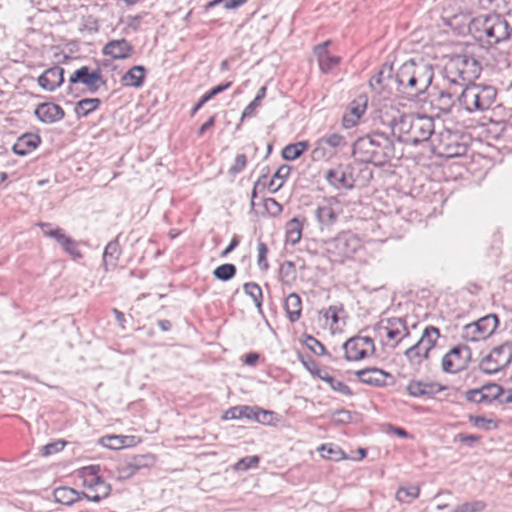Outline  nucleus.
Wrapping results in <instances>:
<instances>
[{"label": "nucleus", "mask_w": 512, "mask_h": 512, "mask_svg": "<svg viewBox=\"0 0 512 512\" xmlns=\"http://www.w3.org/2000/svg\"><path fill=\"white\" fill-rule=\"evenodd\" d=\"M120 255L121 248L118 238H116L106 245L103 252V268L106 272L114 270L117 267Z\"/></svg>", "instance_id": "a878e982"}, {"label": "nucleus", "mask_w": 512, "mask_h": 512, "mask_svg": "<svg viewBox=\"0 0 512 512\" xmlns=\"http://www.w3.org/2000/svg\"><path fill=\"white\" fill-rule=\"evenodd\" d=\"M345 358L348 361L364 359L375 352L374 341L369 336H355L343 344Z\"/></svg>", "instance_id": "ddd939ff"}, {"label": "nucleus", "mask_w": 512, "mask_h": 512, "mask_svg": "<svg viewBox=\"0 0 512 512\" xmlns=\"http://www.w3.org/2000/svg\"><path fill=\"white\" fill-rule=\"evenodd\" d=\"M273 416L274 412L272 411L254 407V416L252 420L262 424H270L273 419Z\"/></svg>", "instance_id": "603ef678"}, {"label": "nucleus", "mask_w": 512, "mask_h": 512, "mask_svg": "<svg viewBox=\"0 0 512 512\" xmlns=\"http://www.w3.org/2000/svg\"><path fill=\"white\" fill-rule=\"evenodd\" d=\"M332 421L337 424H348L352 421V414L345 409H339L332 415Z\"/></svg>", "instance_id": "4d7b16f0"}, {"label": "nucleus", "mask_w": 512, "mask_h": 512, "mask_svg": "<svg viewBox=\"0 0 512 512\" xmlns=\"http://www.w3.org/2000/svg\"><path fill=\"white\" fill-rule=\"evenodd\" d=\"M470 422L474 426L484 430H490L491 428L496 427V424L492 420L486 419L485 417L481 416H471Z\"/></svg>", "instance_id": "bf43d9fd"}, {"label": "nucleus", "mask_w": 512, "mask_h": 512, "mask_svg": "<svg viewBox=\"0 0 512 512\" xmlns=\"http://www.w3.org/2000/svg\"><path fill=\"white\" fill-rule=\"evenodd\" d=\"M282 279H290L295 276V265L291 261H286L280 266L279 270Z\"/></svg>", "instance_id": "e2e57ef3"}, {"label": "nucleus", "mask_w": 512, "mask_h": 512, "mask_svg": "<svg viewBox=\"0 0 512 512\" xmlns=\"http://www.w3.org/2000/svg\"><path fill=\"white\" fill-rule=\"evenodd\" d=\"M145 72L144 66H133L122 76L121 82L124 86L139 88L143 85Z\"/></svg>", "instance_id": "c85d7f7f"}, {"label": "nucleus", "mask_w": 512, "mask_h": 512, "mask_svg": "<svg viewBox=\"0 0 512 512\" xmlns=\"http://www.w3.org/2000/svg\"><path fill=\"white\" fill-rule=\"evenodd\" d=\"M257 249H258V265L261 270H267L269 267V264L266 259V256L268 253V247L264 242H259Z\"/></svg>", "instance_id": "6e6d98bb"}, {"label": "nucleus", "mask_w": 512, "mask_h": 512, "mask_svg": "<svg viewBox=\"0 0 512 512\" xmlns=\"http://www.w3.org/2000/svg\"><path fill=\"white\" fill-rule=\"evenodd\" d=\"M499 325L496 314H488L480 319L466 324L462 328L461 338L467 342H479L489 338Z\"/></svg>", "instance_id": "423d86ee"}, {"label": "nucleus", "mask_w": 512, "mask_h": 512, "mask_svg": "<svg viewBox=\"0 0 512 512\" xmlns=\"http://www.w3.org/2000/svg\"><path fill=\"white\" fill-rule=\"evenodd\" d=\"M41 143L38 134L26 133L20 136L13 145V152L20 156H25L35 150Z\"/></svg>", "instance_id": "393cba45"}, {"label": "nucleus", "mask_w": 512, "mask_h": 512, "mask_svg": "<svg viewBox=\"0 0 512 512\" xmlns=\"http://www.w3.org/2000/svg\"><path fill=\"white\" fill-rule=\"evenodd\" d=\"M342 307L329 306L327 309L321 311V314L326 320H331L332 324H337L339 321V312L342 311Z\"/></svg>", "instance_id": "13d9d810"}, {"label": "nucleus", "mask_w": 512, "mask_h": 512, "mask_svg": "<svg viewBox=\"0 0 512 512\" xmlns=\"http://www.w3.org/2000/svg\"><path fill=\"white\" fill-rule=\"evenodd\" d=\"M36 117L45 124H52L62 120L65 116V112L61 106L45 102L39 104L35 109Z\"/></svg>", "instance_id": "a211bd4d"}, {"label": "nucleus", "mask_w": 512, "mask_h": 512, "mask_svg": "<svg viewBox=\"0 0 512 512\" xmlns=\"http://www.w3.org/2000/svg\"><path fill=\"white\" fill-rule=\"evenodd\" d=\"M260 458L257 455L246 456L241 458L234 465L236 471H247L251 468H256L259 464Z\"/></svg>", "instance_id": "de8ad7c7"}, {"label": "nucleus", "mask_w": 512, "mask_h": 512, "mask_svg": "<svg viewBox=\"0 0 512 512\" xmlns=\"http://www.w3.org/2000/svg\"><path fill=\"white\" fill-rule=\"evenodd\" d=\"M304 344L315 355H324L326 353L325 346L311 335L305 337Z\"/></svg>", "instance_id": "09e8293b"}, {"label": "nucleus", "mask_w": 512, "mask_h": 512, "mask_svg": "<svg viewBox=\"0 0 512 512\" xmlns=\"http://www.w3.org/2000/svg\"><path fill=\"white\" fill-rule=\"evenodd\" d=\"M439 337V329L429 325L423 330L418 342L425 348V352H431V350L436 346Z\"/></svg>", "instance_id": "2f4dec72"}, {"label": "nucleus", "mask_w": 512, "mask_h": 512, "mask_svg": "<svg viewBox=\"0 0 512 512\" xmlns=\"http://www.w3.org/2000/svg\"><path fill=\"white\" fill-rule=\"evenodd\" d=\"M320 451L322 457L327 459L339 460L342 458V452L340 450H335L331 445H322Z\"/></svg>", "instance_id": "052dcab7"}, {"label": "nucleus", "mask_w": 512, "mask_h": 512, "mask_svg": "<svg viewBox=\"0 0 512 512\" xmlns=\"http://www.w3.org/2000/svg\"><path fill=\"white\" fill-rule=\"evenodd\" d=\"M419 492L417 486L401 487L396 492V499L402 503H409L419 496Z\"/></svg>", "instance_id": "c03bdc74"}, {"label": "nucleus", "mask_w": 512, "mask_h": 512, "mask_svg": "<svg viewBox=\"0 0 512 512\" xmlns=\"http://www.w3.org/2000/svg\"><path fill=\"white\" fill-rule=\"evenodd\" d=\"M315 375H317L318 378L329 384L331 389H333L334 391L346 396H351L353 394L348 385H346L344 382L340 380L335 379L328 372L318 369L316 370Z\"/></svg>", "instance_id": "7c9ffc66"}, {"label": "nucleus", "mask_w": 512, "mask_h": 512, "mask_svg": "<svg viewBox=\"0 0 512 512\" xmlns=\"http://www.w3.org/2000/svg\"><path fill=\"white\" fill-rule=\"evenodd\" d=\"M64 446H65V443L62 441L48 443L42 447V455L49 456L54 453H57V452L61 451L64 448Z\"/></svg>", "instance_id": "0e129e2a"}, {"label": "nucleus", "mask_w": 512, "mask_h": 512, "mask_svg": "<svg viewBox=\"0 0 512 512\" xmlns=\"http://www.w3.org/2000/svg\"><path fill=\"white\" fill-rule=\"evenodd\" d=\"M361 246V239L351 231H343L325 242L327 253L336 262L351 258Z\"/></svg>", "instance_id": "39448f33"}, {"label": "nucleus", "mask_w": 512, "mask_h": 512, "mask_svg": "<svg viewBox=\"0 0 512 512\" xmlns=\"http://www.w3.org/2000/svg\"><path fill=\"white\" fill-rule=\"evenodd\" d=\"M325 179L336 189H352L354 187L352 178L348 177L342 166L329 169L326 172Z\"/></svg>", "instance_id": "b1692460"}, {"label": "nucleus", "mask_w": 512, "mask_h": 512, "mask_svg": "<svg viewBox=\"0 0 512 512\" xmlns=\"http://www.w3.org/2000/svg\"><path fill=\"white\" fill-rule=\"evenodd\" d=\"M374 330L379 337L387 339L386 344L392 343L393 347L410 334L405 319L400 317L383 318Z\"/></svg>", "instance_id": "6e6552de"}, {"label": "nucleus", "mask_w": 512, "mask_h": 512, "mask_svg": "<svg viewBox=\"0 0 512 512\" xmlns=\"http://www.w3.org/2000/svg\"><path fill=\"white\" fill-rule=\"evenodd\" d=\"M100 104L101 100L99 98H85L76 103L74 111L78 118L87 117L90 113L95 111Z\"/></svg>", "instance_id": "72a5a7b5"}, {"label": "nucleus", "mask_w": 512, "mask_h": 512, "mask_svg": "<svg viewBox=\"0 0 512 512\" xmlns=\"http://www.w3.org/2000/svg\"><path fill=\"white\" fill-rule=\"evenodd\" d=\"M496 95V89L492 86L471 84L462 90L458 101L469 113L484 112L491 108Z\"/></svg>", "instance_id": "20e7f679"}, {"label": "nucleus", "mask_w": 512, "mask_h": 512, "mask_svg": "<svg viewBox=\"0 0 512 512\" xmlns=\"http://www.w3.org/2000/svg\"><path fill=\"white\" fill-rule=\"evenodd\" d=\"M285 311L288 319L294 323L301 317L302 301L297 293H290L285 300Z\"/></svg>", "instance_id": "c756f323"}, {"label": "nucleus", "mask_w": 512, "mask_h": 512, "mask_svg": "<svg viewBox=\"0 0 512 512\" xmlns=\"http://www.w3.org/2000/svg\"><path fill=\"white\" fill-rule=\"evenodd\" d=\"M247 164V157L245 154H238L234 160L233 165L229 168V175L236 176L243 171Z\"/></svg>", "instance_id": "864d4df0"}, {"label": "nucleus", "mask_w": 512, "mask_h": 512, "mask_svg": "<svg viewBox=\"0 0 512 512\" xmlns=\"http://www.w3.org/2000/svg\"><path fill=\"white\" fill-rule=\"evenodd\" d=\"M84 492H79L73 488L62 486L54 489L53 496L56 502L70 506L83 498Z\"/></svg>", "instance_id": "bb28decb"}, {"label": "nucleus", "mask_w": 512, "mask_h": 512, "mask_svg": "<svg viewBox=\"0 0 512 512\" xmlns=\"http://www.w3.org/2000/svg\"><path fill=\"white\" fill-rule=\"evenodd\" d=\"M85 487L88 490H95V494L83 493L85 499L92 502H100L107 498L111 493V485L106 483L102 477H94L93 480H86Z\"/></svg>", "instance_id": "412c9836"}, {"label": "nucleus", "mask_w": 512, "mask_h": 512, "mask_svg": "<svg viewBox=\"0 0 512 512\" xmlns=\"http://www.w3.org/2000/svg\"><path fill=\"white\" fill-rule=\"evenodd\" d=\"M471 357V351L467 346L453 347L442 358V370L447 373H457L466 368Z\"/></svg>", "instance_id": "2eb2a0df"}, {"label": "nucleus", "mask_w": 512, "mask_h": 512, "mask_svg": "<svg viewBox=\"0 0 512 512\" xmlns=\"http://www.w3.org/2000/svg\"><path fill=\"white\" fill-rule=\"evenodd\" d=\"M341 61V58L339 56L335 55H327L323 60H321L318 64L322 72L328 73L330 72L334 67H336Z\"/></svg>", "instance_id": "3c124183"}, {"label": "nucleus", "mask_w": 512, "mask_h": 512, "mask_svg": "<svg viewBox=\"0 0 512 512\" xmlns=\"http://www.w3.org/2000/svg\"><path fill=\"white\" fill-rule=\"evenodd\" d=\"M243 289L246 294H248L254 301L257 307H261L262 303V290L260 286L256 283L249 282L245 283Z\"/></svg>", "instance_id": "49530a36"}, {"label": "nucleus", "mask_w": 512, "mask_h": 512, "mask_svg": "<svg viewBox=\"0 0 512 512\" xmlns=\"http://www.w3.org/2000/svg\"><path fill=\"white\" fill-rule=\"evenodd\" d=\"M512 361V346L509 343H503L494 347L489 354L482 358L479 368L485 374H496L505 369Z\"/></svg>", "instance_id": "0eeeda50"}, {"label": "nucleus", "mask_w": 512, "mask_h": 512, "mask_svg": "<svg viewBox=\"0 0 512 512\" xmlns=\"http://www.w3.org/2000/svg\"><path fill=\"white\" fill-rule=\"evenodd\" d=\"M101 443L103 446L109 449L119 450L122 448L134 446L137 443V438L136 436L108 435L102 437Z\"/></svg>", "instance_id": "cd10ccee"}, {"label": "nucleus", "mask_w": 512, "mask_h": 512, "mask_svg": "<svg viewBox=\"0 0 512 512\" xmlns=\"http://www.w3.org/2000/svg\"><path fill=\"white\" fill-rule=\"evenodd\" d=\"M100 466L99 465H89L81 468L80 476L83 478V485L85 486L86 480H93L94 477H101L99 475Z\"/></svg>", "instance_id": "5fc2aeb1"}, {"label": "nucleus", "mask_w": 512, "mask_h": 512, "mask_svg": "<svg viewBox=\"0 0 512 512\" xmlns=\"http://www.w3.org/2000/svg\"><path fill=\"white\" fill-rule=\"evenodd\" d=\"M309 147L307 141H300L286 145L282 150V157L287 161H293L299 158Z\"/></svg>", "instance_id": "e433bc0d"}, {"label": "nucleus", "mask_w": 512, "mask_h": 512, "mask_svg": "<svg viewBox=\"0 0 512 512\" xmlns=\"http://www.w3.org/2000/svg\"><path fill=\"white\" fill-rule=\"evenodd\" d=\"M253 416H254V407L247 406V405H238V406L229 408L225 412L223 419L228 420V419L246 418V419L252 420Z\"/></svg>", "instance_id": "4c0bfd02"}, {"label": "nucleus", "mask_w": 512, "mask_h": 512, "mask_svg": "<svg viewBox=\"0 0 512 512\" xmlns=\"http://www.w3.org/2000/svg\"><path fill=\"white\" fill-rule=\"evenodd\" d=\"M355 375L360 382L375 387L391 386L395 383V378L392 374L375 367L358 370L355 372Z\"/></svg>", "instance_id": "dca6fc26"}, {"label": "nucleus", "mask_w": 512, "mask_h": 512, "mask_svg": "<svg viewBox=\"0 0 512 512\" xmlns=\"http://www.w3.org/2000/svg\"><path fill=\"white\" fill-rule=\"evenodd\" d=\"M343 212V207L337 197H324L318 202L315 209V217L321 229L333 226L339 215Z\"/></svg>", "instance_id": "9b49d317"}, {"label": "nucleus", "mask_w": 512, "mask_h": 512, "mask_svg": "<svg viewBox=\"0 0 512 512\" xmlns=\"http://www.w3.org/2000/svg\"><path fill=\"white\" fill-rule=\"evenodd\" d=\"M367 108L366 98H359L350 103L348 111L343 115L342 125L349 129L354 127Z\"/></svg>", "instance_id": "5701e85b"}, {"label": "nucleus", "mask_w": 512, "mask_h": 512, "mask_svg": "<svg viewBox=\"0 0 512 512\" xmlns=\"http://www.w3.org/2000/svg\"><path fill=\"white\" fill-rule=\"evenodd\" d=\"M446 389V386L432 381H411L407 385L409 395L432 398Z\"/></svg>", "instance_id": "f3484780"}, {"label": "nucleus", "mask_w": 512, "mask_h": 512, "mask_svg": "<svg viewBox=\"0 0 512 512\" xmlns=\"http://www.w3.org/2000/svg\"><path fill=\"white\" fill-rule=\"evenodd\" d=\"M291 173V167L287 164L281 165L274 173L272 179L268 184L271 193L277 192L284 184L285 180Z\"/></svg>", "instance_id": "f704fd0d"}, {"label": "nucleus", "mask_w": 512, "mask_h": 512, "mask_svg": "<svg viewBox=\"0 0 512 512\" xmlns=\"http://www.w3.org/2000/svg\"><path fill=\"white\" fill-rule=\"evenodd\" d=\"M135 472L142 468L151 467L155 463V457L151 454L137 455L129 461Z\"/></svg>", "instance_id": "a18cd8bd"}, {"label": "nucleus", "mask_w": 512, "mask_h": 512, "mask_svg": "<svg viewBox=\"0 0 512 512\" xmlns=\"http://www.w3.org/2000/svg\"><path fill=\"white\" fill-rule=\"evenodd\" d=\"M434 148L440 154L446 157H456L465 154L466 146L458 143L457 134L449 130L442 132H435L429 140Z\"/></svg>", "instance_id": "9d476101"}, {"label": "nucleus", "mask_w": 512, "mask_h": 512, "mask_svg": "<svg viewBox=\"0 0 512 512\" xmlns=\"http://www.w3.org/2000/svg\"><path fill=\"white\" fill-rule=\"evenodd\" d=\"M58 244L64 249L66 253H68L73 259H81L83 254L78 249V243L71 237L67 236L65 233L59 239Z\"/></svg>", "instance_id": "ea45409f"}, {"label": "nucleus", "mask_w": 512, "mask_h": 512, "mask_svg": "<svg viewBox=\"0 0 512 512\" xmlns=\"http://www.w3.org/2000/svg\"><path fill=\"white\" fill-rule=\"evenodd\" d=\"M236 271V266L234 264L226 263L218 266L213 271V275L218 280L228 281L235 276Z\"/></svg>", "instance_id": "79ce46f5"}, {"label": "nucleus", "mask_w": 512, "mask_h": 512, "mask_svg": "<svg viewBox=\"0 0 512 512\" xmlns=\"http://www.w3.org/2000/svg\"><path fill=\"white\" fill-rule=\"evenodd\" d=\"M430 352H425V348L417 341L404 352L405 357L412 364H421L429 358Z\"/></svg>", "instance_id": "c9c22d12"}, {"label": "nucleus", "mask_w": 512, "mask_h": 512, "mask_svg": "<svg viewBox=\"0 0 512 512\" xmlns=\"http://www.w3.org/2000/svg\"><path fill=\"white\" fill-rule=\"evenodd\" d=\"M466 399L473 403H486L482 389H471L466 392Z\"/></svg>", "instance_id": "69168bd1"}, {"label": "nucleus", "mask_w": 512, "mask_h": 512, "mask_svg": "<svg viewBox=\"0 0 512 512\" xmlns=\"http://www.w3.org/2000/svg\"><path fill=\"white\" fill-rule=\"evenodd\" d=\"M261 105L256 99H253L243 110L241 115V121L245 118L252 117L255 114V110Z\"/></svg>", "instance_id": "774afa93"}, {"label": "nucleus", "mask_w": 512, "mask_h": 512, "mask_svg": "<svg viewBox=\"0 0 512 512\" xmlns=\"http://www.w3.org/2000/svg\"><path fill=\"white\" fill-rule=\"evenodd\" d=\"M481 389L485 397L486 403H491L492 401L498 399L504 393L503 387L496 383L483 385Z\"/></svg>", "instance_id": "37998d69"}, {"label": "nucleus", "mask_w": 512, "mask_h": 512, "mask_svg": "<svg viewBox=\"0 0 512 512\" xmlns=\"http://www.w3.org/2000/svg\"><path fill=\"white\" fill-rule=\"evenodd\" d=\"M453 70L462 80L470 82L480 76L482 68L479 61L473 56L457 55L446 68L447 73H453Z\"/></svg>", "instance_id": "f8f14e48"}, {"label": "nucleus", "mask_w": 512, "mask_h": 512, "mask_svg": "<svg viewBox=\"0 0 512 512\" xmlns=\"http://www.w3.org/2000/svg\"><path fill=\"white\" fill-rule=\"evenodd\" d=\"M328 145L333 149L341 148L346 145V140L344 136L338 133H332L329 135H325L319 138L315 143V148L312 151V155L314 159H320L325 157V149L324 146Z\"/></svg>", "instance_id": "4be33fe9"}, {"label": "nucleus", "mask_w": 512, "mask_h": 512, "mask_svg": "<svg viewBox=\"0 0 512 512\" xmlns=\"http://www.w3.org/2000/svg\"><path fill=\"white\" fill-rule=\"evenodd\" d=\"M485 505L481 501L466 502L456 507H449L447 504H439L436 506V510L441 512L448 510V512H480L484 509Z\"/></svg>", "instance_id": "473e14b6"}, {"label": "nucleus", "mask_w": 512, "mask_h": 512, "mask_svg": "<svg viewBox=\"0 0 512 512\" xmlns=\"http://www.w3.org/2000/svg\"><path fill=\"white\" fill-rule=\"evenodd\" d=\"M330 43L331 41L327 40L314 47V54L317 57L318 63L323 60L325 56L329 55L327 48Z\"/></svg>", "instance_id": "338daca9"}, {"label": "nucleus", "mask_w": 512, "mask_h": 512, "mask_svg": "<svg viewBox=\"0 0 512 512\" xmlns=\"http://www.w3.org/2000/svg\"><path fill=\"white\" fill-rule=\"evenodd\" d=\"M433 78V64L423 59L406 61L395 75L398 90L411 97H420L428 93Z\"/></svg>", "instance_id": "f257e3e1"}, {"label": "nucleus", "mask_w": 512, "mask_h": 512, "mask_svg": "<svg viewBox=\"0 0 512 512\" xmlns=\"http://www.w3.org/2000/svg\"><path fill=\"white\" fill-rule=\"evenodd\" d=\"M64 82V69L60 66L51 67L38 78V84L45 90L54 91Z\"/></svg>", "instance_id": "aec40b11"}, {"label": "nucleus", "mask_w": 512, "mask_h": 512, "mask_svg": "<svg viewBox=\"0 0 512 512\" xmlns=\"http://www.w3.org/2000/svg\"><path fill=\"white\" fill-rule=\"evenodd\" d=\"M38 226L42 229L43 234L46 237L53 238L58 243L59 239L64 235V232L61 228L57 227L52 229L50 223L40 222Z\"/></svg>", "instance_id": "8fccbe9b"}, {"label": "nucleus", "mask_w": 512, "mask_h": 512, "mask_svg": "<svg viewBox=\"0 0 512 512\" xmlns=\"http://www.w3.org/2000/svg\"><path fill=\"white\" fill-rule=\"evenodd\" d=\"M302 236V223L297 218L288 221L286 225V241L292 245L297 244Z\"/></svg>", "instance_id": "58836bf2"}, {"label": "nucleus", "mask_w": 512, "mask_h": 512, "mask_svg": "<svg viewBox=\"0 0 512 512\" xmlns=\"http://www.w3.org/2000/svg\"><path fill=\"white\" fill-rule=\"evenodd\" d=\"M454 96L453 92L441 90L435 100L438 109L443 113H449L454 105Z\"/></svg>", "instance_id": "a19ab883"}, {"label": "nucleus", "mask_w": 512, "mask_h": 512, "mask_svg": "<svg viewBox=\"0 0 512 512\" xmlns=\"http://www.w3.org/2000/svg\"><path fill=\"white\" fill-rule=\"evenodd\" d=\"M482 31L487 37L488 43L492 45L507 41L511 37L512 27L505 17L493 14L484 19Z\"/></svg>", "instance_id": "1a4fd4ad"}, {"label": "nucleus", "mask_w": 512, "mask_h": 512, "mask_svg": "<svg viewBox=\"0 0 512 512\" xmlns=\"http://www.w3.org/2000/svg\"><path fill=\"white\" fill-rule=\"evenodd\" d=\"M352 154L362 163L381 166L394 158L395 146L389 136L376 132L358 138L353 144Z\"/></svg>", "instance_id": "7ed1b4c3"}, {"label": "nucleus", "mask_w": 512, "mask_h": 512, "mask_svg": "<svg viewBox=\"0 0 512 512\" xmlns=\"http://www.w3.org/2000/svg\"><path fill=\"white\" fill-rule=\"evenodd\" d=\"M135 470L132 468L130 462H127L117 468L116 478L118 480H124L132 477L135 474Z\"/></svg>", "instance_id": "680f3d73"}, {"label": "nucleus", "mask_w": 512, "mask_h": 512, "mask_svg": "<svg viewBox=\"0 0 512 512\" xmlns=\"http://www.w3.org/2000/svg\"><path fill=\"white\" fill-rule=\"evenodd\" d=\"M389 127L397 141L412 146L429 141L435 131L432 117L413 113L393 118Z\"/></svg>", "instance_id": "f03ea898"}, {"label": "nucleus", "mask_w": 512, "mask_h": 512, "mask_svg": "<svg viewBox=\"0 0 512 512\" xmlns=\"http://www.w3.org/2000/svg\"><path fill=\"white\" fill-rule=\"evenodd\" d=\"M69 83H81L87 87L90 93L98 92L101 86H106L107 84L100 68L90 71L87 66H82L75 70L69 77Z\"/></svg>", "instance_id": "4468645a"}, {"label": "nucleus", "mask_w": 512, "mask_h": 512, "mask_svg": "<svg viewBox=\"0 0 512 512\" xmlns=\"http://www.w3.org/2000/svg\"><path fill=\"white\" fill-rule=\"evenodd\" d=\"M133 46L126 39L111 40L105 44L102 49L104 55L113 59H126L133 53Z\"/></svg>", "instance_id": "6ab92c4d"}]
</instances>
